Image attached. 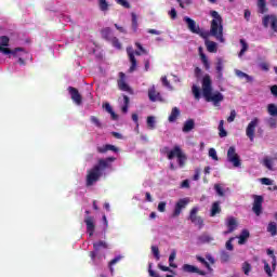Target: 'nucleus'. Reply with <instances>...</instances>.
<instances>
[{"label":"nucleus","instance_id":"f257e3e1","mask_svg":"<svg viewBox=\"0 0 277 277\" xmlns=\"http://www.w3.org/2000/svg\"><path fill=\"white\" fill-rule=\"evenodd\" d=\"M114 161H116L115 157L100 159L97 163L88 171L85 180L87 187H92V185L100 181V179L103 176V172H105V170H109Z\"/></svg>","mask_w":277,"mask_h":277},{"label":"nucleus","instance_id":"f03ea898","mask_svg":"<svg viewBox=\"0 0 277 277\" xmlns=\"http://www.w3.org/2000/svg\"><path fill=\"white\" fill-rule=\"evenodd\" d=\"M211 83V77L206 75L202 79V96L207 103H213L214 107H220V104L224 101V95L220 91L213 92Z\"/></svg>","mask_w":277,"mask_h":277},{"label":"nucleus","instance_id":"7ed1b4c3","mask_svg":"<svg viewBox=\"0 0 277 277\" xmlns=\"http://www.w3.org/2000/svg\"><path fill=\"white\" fill-rule=\"evenodd\" d=\"M210 15L212 16L210 36H213L219 42H225L224 39V25H222V15L217 11H211Z\"/></svg>","mask_w":277,"mask_h":277},{"label":"nucleus","instance_id":"20e7f679","mask_svg":"<svg viewBox=\"0 0 277 277\" xmlns=\"http://www.w3.org/2000/svg\"><path fill=\"white\" fill-rule=\"evenodd\" d=\"M162 153H167V157L170 160L176 157L180 168H183L185 166V162L187 161V156H185V153H183V149H181V146L179 145H175L172 149L164 147L162 149Z\"/></svg>","mask_w":277,"mask_h":277},{"label":"nucleus","instance_id":"39448f33","mask_svg":"<svg viewBox=\"0 0 277 277\" xmlns=\"http://www.w3.org/2000/svg\"><path fill=\"white\" fill-rule=\"evenodd\" d=\"M93 248H94V251L90 252L91 260L95 265H101V261L105 259V254H101V248H103L104 250H107L108 245L107 242L100 240L93 243Z\"/></svg>","mask_w":277,"mask_h":277},{"label":"nucleus","instance_id":"423d86ee","mask_svg":"<svg viewBox=\"0 0 277 277\" xmlns=\"http://www.w3.org/2000/svg\"><path fill=\"white\" fill-rule=\"evenodd\" d=\"M184 22L186 23V25H187L189 31H192V34H197L201 38H207L208 34L200 29V26L196 24V21L192 19L190 17L185 16Z\"/></svg>","mask_w":277,"mask_h":277},{"label":"nucleus","instance_id":"0eeeda50","mask_svg":"<svg viewBox=\"0 0 277 277\" xmlns=\"http://www.w3.org/2000/svg\"><path fill=\"white\" fill-rule=\"evenodd\" d=\"M261 124V119L254 117L246 128V135L249 137L250 142H254V133H256V127Z\"/></svg>","mask_w":277,"mask_h":277},{"label":"nucleus","instance_id":"6e6552de","mask_svg":"<svg viewBox=\"0 0 277 277\" xmlns=\"http://www.w3.org/2000/svg\"><path fill=\"white\" fill-rule=\"evenodd\" d=\"M227 161L233 163L234 168H241V159H239V155L233 146L227 150Z\"/></svg>","mask_w":277,"mask_h":277},{"label":"nucleus","instance_id":"1a4fd4ad","mask_svg":"<svg viewBox=\"0 0 277 277\" xmlns=\"http://www.w3.org/2000/svg\"><path fill=\"white\" fill-rule=\"evenodd\" d=\"M262 24H263V27L265 28L271 27L274 34H277V15H274V14L265 15L262 18Z\"/></svg>","mask_w":277,"mask_h":277},{"label":"nucleus","instance_id":"9d476101","mask_svg":"<svg viewBox=\"0 0 277 277\" xmlns=\"http://www.w3.org/2000/svg\"><path fill=\"white\" fill-rule=\"evenodd\" d=\"M199 211H200V208L194 207L190 210L188 220H190V222L195 224V226H198V228L200 229L202 228V226H205V221L202 220V217L198 216Z\"/></svg>","mask_w":277,"mask_h":277},{"label":"nucleus","instance_id":"9b49d317","mask_svg":"<svg viewBox=\"0 0 277 277\" xmlns=\"http://www.w3.org/2000/svg\"><path fill=\"white\" fill-rule=\"evenodd\" d=\"M189 205V198L180 199L174 207L172 217H179L181 215L183 209H185Z\"/></svg>","mask_w":277,"mask_h":277},{"label":"nucleus","instance_id":"f8f14e48","mask_svg":"<svg viewBox=\"0 0 277 277\" xmlns=\"http://www.w3.org/2000/svg\"><path fill=\"white\" fill-rule=\"evenodd\" d=\"M225 226H227V230L223 232V235H230V233H235V230H237V226H239V224L235 216H228L225 220Z\"/></svg>","mask_w":277,"mask_h":277},{"label":"nucleus","instance_id":"ddd939ff","mask_svg":"<svg viewBox=\"0 0 277 277\" xmlns=\"http://www.w3.org/2000/svg\"><path fill=\"white\" fill-rule=\"evenodd\" d=\"M148 98L151 103H157V101L163 103V97H161V93L157 92L155 84L148 89Z\"/></svg>","mask_w":277,"mask_h":277},{"label":"nucleus","instance_id":"4468645a","mask_svg":"<svg viewBox=\"0 0 277 277\" xmlns=\"http://www.w3.org/2000/svg\"><path fill=\"white\" fill-rule=\"evenodd\" d=\"M10 37L8 36H1L0 37V53L2 55H10Z\"/></svg>","mask_w":277,"mask_h":277},{"label":"nucleus","instance_id":"2eb2a0df","mask_svg":"<svg viewBox=\"0 0 277 277\" xmlns=\"http://www.w3.org/2000/svg\"><path fill=\"white\" fill-rule=\"evenodd\" d=\"M252 211H253V213H255V215H261V213L263 211V197H261L259 195L254 196Z\"/></svg>","mask_w":277,"mask_h":277},{"label":"nucleus","instance_id":"dca6fc26","mask_svg":"<svg viewBox=\"0 0 277 277\" xmlns=\"http://www.w3.org/2000/svg\"><path fill=\"white\" fill-rule=\"evenodd\" d=\"M84 224H87V233L89 237H93L94 230L96 228V225L94 224V216H90V215L85 216Z\"/></svg>","mask_w":277,"mask_h":277},{"label":"nucleus","instance_id":"f3484780","mask_svg":"<svg viewBox=\"0 0 277 277\" xmlns=\"http://www.w3.org/2000/svg\"><path fill=\"white\" fill-rule=\"evenodd\" d=\"M68 92L71 96V101L76 104V105H81V103H83V98L81 97V94L79 93V90H77L74 87H69L68 88Z\"/></svg>","mask_w":277,"mask_h":277},{"label":"nucleus","instance_id":"a211bd4d","mask_svg":"<svg viewBox=\"0 0 277 277\" xmlns=\"http://www.w3.org/2000/svg\"><path fill=\"white\" fill-rule=\"evenodd\" d=\"M182 269L186 274H199V276H207V273L205 271H200L198 267L190 264H184Z\"/></svg>","mask_w":277,"mask_h":277},{"label":"nucleus","instance_id":"6ab92c4d","mask_svg":"<svg viewBox=\"0 0 277 277\" xmlns=\"http://www.w3.org/2000/svg\"><path fill=\"white\" fill-rule=\"evenodd\" d=\"M127 53L129 55V60L131 62V67L129 69L130 72L135 71V68H137V60H135V52L133 51V48H127Z\"/></svg>","mask_w":277,"mask_h":277},{"label":"nucleus","instance_id":"aec40b11","mask_svg":"<svg viewBox=\"0 0 277 277\" xmlns=\"http://www.w3.org/2000/svg\"><path fill=\"white\" fill-rule=\"evenodd\" d=\"M119 76H120V79L118 80L119 90H121L122 92H131V87H129V84H127V82L124 81V74L120 72Z\"/></svg>","mask_w":277,"mask_h":277},{"label":"nucleus","instance_id":"412c9836","mask_svg":"<svg viewBox=\"0 0 277 277\" xmlns=\"http://www.w3.org/2000/svg\"><path fill=\"white\" fill-rule=\"evenodd\" d=\"M263 166H265L267 170H271L272 172H274V170H276V159L266 157L263 160Z\"/></svg>","mask_w":277,"mask_h":277},{"label":"nucleus","instance_id":"4be33fe9","mask_svg":"<svg viewBox=\"0 0 277 277\" xmlns=\"http://www.w3.org/2000/svg\"><path fill=\"white\" fill-rule=\"evenodd\" d=\"M102 38H104V40H107V42H110L115 38L114 32L111 31V28L109 27L103 28Z\"/></svg>","mask_w":277,"mask_h":277},{"label":"nucleus","instance_id":"5701e85b","mask_svg":"<svg viewBox=\"0 0 277 277\" xmlns=\"http://www.w3.org/2000/svg\"><path fill=\"white\" fill-rule=\"evenodd\" d=\"M235 75L238 76L239 79H246L248 81V83H252L254 81V78H252V76H250L239 69L235 70Z\"/></svg>","mask_w":277,"mask_h":277},{"label":"nucleus","instance_id":"b1692460","mask_svg":"<svg viewBox=\"0 0 277 277\" xmlns=\"http://www.w3.org/2000/svg\"><path fill=\"white\" fill-rule=\"evenodd\" d=\"M220 213H222V208L220 207V201H216V202L212 203L210 216L215 217V215H217Z\"/></svg>","mask_w":277,"mask_h":277},{"label":"nucleus","instance_id":"393cba45","mask_svg":"<svg viewBox=\"0 0 277 277\" xmlns=\"http://www.w3.org/2000/svg\"><path fill=\"white\" fill-rule=\"evenodd\" d=\"M181 116L179 107H173L169 116V122H176V119Z\"/></svg>","mask_w":277,"mask_h":277},{"label":"nucleus","instance_id":"a878e982","mask_svg":"<svg viewBox=\"0 0 277 277\" xmlns=\"http://www.w3.org/2000/svg\"><path fill=\"white\" fill-rule=\"evenodd\" d=\"M250 237V232H248V229H243L241 232V234L238 236V243L239 246H243V243H246V241H248V238Z\"/></svg>","mask_w":277,"mask_h":277},{"label":"nucleus","instance_id":"bb28decb","mask_svg":"<svg viewBox=\"0 0 277 277\" xmlns=\"http://www.w3.org/2000/svg\"><path fill=\"white\" fill-rule=\"evenodd\" d=\"M206 47L209 53H217V43L214 41L206 40Z\"/></svg>","mask_w":277,"mask_h":277},{"label":"nucleus","instance_id":"cd10ccee","mask_svg":"<svg viewBox=\"0 0 277 277\" xmlns=\"http://www.w3.org/2000/svg\"><path fill=\"white\" fill-rule=\"evenodd\" d=\"M21 53H25V49L23 48H15L14 50L9 49V54H4V55H12L13 57H22Z\"/></svg>","mask_w":277,"mask_h":277},{"label":"nucleus","instance_id":"c85d7f7f","mask_svg":"<svg viewBox=\"0 0 277 277\" xmlns=\"http://www.w3.org/2000/svg\"><path fill=\"white\" fill-rule=\"evenodd\" d=\"M240 45H241V50L238 53V57H243V55H246V51L250 49V45H248V42H246V39H240Z\"/></svg>","mask_w":277,"mask_h":277},{"label":"nucleus","instance_id":"c756f323","mask_svg":"<svg viewBox=\"0 0 277 277\" xmlns=\"http://www.w3.org/2000/svg\"><path fill=\"white\" fill-rule=\"evenodd\" d=\"M195 122L194 119H189L186 122H184V127H183V132L184 133H189V131H192L195 127Z\"/></svg>","mask_w":277,"mask_h":277},{"label":"nucleus","instance_id":"7c9ffc66","mask_svg":"<svg viewBox=\"0 0 277 277\" xmlns=\"http://www.w3.org/2000/svg\"><path fill=\"white\" fill-rule=\"evenodd\" d=\"M199 53H200L201 62H202L206 70H209V68H211V65L209 64V58H207V55H205V53H202V48H199Z\"/></svg>","mask_w":277,"mask_h":277},{"label":"nucleus","instance_id":"2f4dec72","mask_svg":"<svg viewBox=\"0 0 277 277\" xmlns=\"http://www.w3.org/2000/svg\"><path fill=\"white\" fill-rule=\"evenodd\" d=\"M97 3L101 12L109 11V2H107V0H97Z\"/></svg>","mask_w":277,"mask_h":277},{"label":"nucleus","instance_id":"473e14b6","mask_svg":"<svg viewBox=\"0 0 277 277\" xmlns=\"http://www.w3.org/2000/svg\"><path fill=\"white\" fill-rule=\"evenodd\" d=\"M258 8L260 14H265V12H267V3L265 0H258Z\"/></svg>","mask_w":277,"mask_h":277},{"label":"nucleus","instance_id":"72a5a7b5","mask_svg":"<svg viewBox=\"0 0 277 277\" xmlns=\"http://www.w3.org/2000/svg\"><path fill=\"white\" fill-rule=\"evenodd\" d=\"M267 111L273 118H277V106L276 104H268Z\"/></svg>","mask_w":277,"mask_h":277},{"label":"nucleus","instance_id":"f704fd0d","mask_svg":"<svg viewBox=\"0 0 277 277\" xmlns=\"http://www.w3.org/2000/svg\"><path fill=\"white\" fill-rule=\"evenodd\" d=\"M267 233H271L272 237L277 235V225L275 222H271L267 226Z\"/></svg>","mask_w":277,"mask_h":277},{"label":"nucleus","instance_id":"c9c22d12","mask_svg":"<svg viewBox=\"0 0 277 277\" xmlns=\"http://www.w3.org/2000/svg\"><path fill=\"white\" fill-rule=\"evenodd\" d=\"M199 241L201 243H211V241H213V237L209 234H203L199 237Z\"/></svg>","mask_w":277,"mask_h":277},{"label":"nucleus","instance_id":"e433bc0d","mask_svg":"<svg viewBox=\"0 0 277 277\" xmlns=\"http://www.w3.org/2000/svg\"><path fill=\"white\" fill-rule=\"evenodd\" d=\"M175 259H176V250L173 249L169 256V265H170V267H173L174 269H176V264H174Z\"/></svg>","mask_w":277,"mask_h":277},{"label":"nucleus","instance_id":"4c0bfd02","mask_svg":"<svg viewBox=\"0 0 277 277\" xmlns=\"http://www.w3.org/2000/svg\"><path fill=\"white\" fill-rule=\"evenodd\" d=\"M265 122H266L267 127H269L271 129H276V127H277V120L274 117L266 118Z\"/></svg>","mask_w":277,"mask_h":277},{"label":"nucleus","instance_id":"58836bf2","mask_svg":"<svg viewBox=\"0 0 277 277\" xmlns=\"http://www.w3.org/2000/svg\"><path fill=\"white\" fill-rule=\"evenodd\" d=\"M219 135L220 137H226V135H228V132L224 129V120H221L219 123Z\"/></svg>","mask_w":277,"mask_h":277},{"label":"nucleus","instance_id":"ea45409f","mask_svg":"<svg viewBox=\"0 0 277 277\" xmlns=\"http://www.w3.org/2000/svg\"><path fill=\"white\" fill-rule=\"evenodd\" d=\"M90 121L92 122V124H94L95 127H97V129H103V123L101 122L100 119H97L96 116H91V117H90Z\"/></svg>","mask_w":277,"mask_h":277},{"label":"nucleus","instance_id":"a19ab883","mask_svg":"<svg viewBox=\"0 0 277 277\" xmlns=\"http://www.w3.org/2000/svg\"><path fill=\"white\" fill-rule=\"evenodd\" d=\"M242 272L246 276H250V272H252V266L250 265V263L245 262L242 264Z\"/></svg>","mask_w":277,"mask_h":277},{"label":"nucleus","instance_id":"79ce46f5","mask_svg":"<svg viewBox=\"0 0 277 277\" xmlns=\"http://www.w3.org/2000/svg\"><path fill=\"white\" fill-rule=\"evenodd\" d=\"M192 92L194 94V97L196 98V101H200V88H198V85H193L192 88Z\"/></svg>","mask_w":277,"mask_h":277},{"label":"nucleus","instance_id":"37998d69","mask_svg":"<svg viewBox=\"0 0 277 277\" xmlns=\"http://www.w3.org/2000/svg\"><path fill=\"white\" fill-rule=\"evenodd\" d=\"M123 103L124 105L122 106L121 111L123 114H127V111H129V96L127 95L123 96Z\"/></svg>","mask_w":277,"mask_h":277},{"label":"nucleus","instance_id":"c03bdc74","mask_svg":"<svg viewBox=\"0 0 277 277\" xmlns=\"http://www.w3.org/2000/svg\"><path fill=\"white\" fill-rule=\"evenodd\" d=\"M131 16H132V29L133 31H137V15L135 13H132Z\"/></svg>","mask_w":277,"mask_h":277},{"label":"nucleus","instance_id":"a18cd8bd","mask_svg":"<svg viewBox=\"0 0 277 277\" xmlns=\"http://www.w3.org/2000/svg\"><path fill=\"white\" fill-rule=\"evenodd\" d=\"M197 261H199V263H201V265H205V267H207V269H209V272H211V265H209V262H207V260H205V258L197 256Z\"/></svg>","mask_w":277,"mask_h":277},{"label":"nucleus","instance_id":"49530a36","mask_svg":"<svg viewBox=\"0 0 277 277\" xmlns=\"http://www.w3.org/2000/svg\"><path fill=\"white\" fill-rule=\"evenodd\" d=\"M155 124H156L155 117L154 116L147 117V127L149 129H155Z\"/></svg>","mask_w":277,"mask_h":277},{"label":"nucleus","instance_id":"de8ad7c7","mask_svg":"<svg viewBox=\"0 0 277 277\" xmlns=\"http://www.w3.org/2000/svg\"><path fill=\"white\" fill-rule=\"evenodd\" d=\"M209 157H211V159H213V161H217V151L215 150V148H210L209 149Z\"/></svg>","mask_w":277,"mask_h":277},{"label":"nucleus","instance_id":"09e8293b","mask_svg":"<svg viewBox=\"0 0 277 277\" xmlns=\"http://www.w3.org/2000/svg\"><path fill=\"white\" fill-rule=\"evenodd\" d=\"M264 264V272L267 274V276L272 277V267L269 266V263L267 261H263Z\"/></svg>","mask_w":277,"mask_h":277},{"label":"nucleus","instance_id":"8fccbe9b","mask_svg":"<svg viewBox=\"0 0 277 277\" xmlns=\"http://www.w3.org/2000/svg\"><path fill=\"white\" fill-rule=\"evenodd\" d=\"M113 47H115V49H122V44L120 43V40H118V38H114L109 41Z\"/></svg>","mask_w":277,"mask_h":277},{"label":"nucleus","instance_id":"3c124183","mask_svg":"<svg viewBox=\"0 0 277 277\" xmlns=\"http://www.w3.org/2000/svg\"><path fill=\"white\" fill-rule=\"evenodd\" d=\"M229 259H230V255L228 254V252L226 251L221 252V261L223 263H228Z\"/></svg>","mask_w":277,"mask_h":277},{"label":"nucleus","instance_id":"603ef678","mask_svg":"<svg viewBox=\"0 0 277 277\" xmlns=\"http://www.w3.org/2000/svg\"><path fill=\"white\" fill-rule=\"evenodd\" d=\"M162 81V85H164V88H168V90H172V84H170V81H168V77L163 76L161 78Z\"/></svg>","mask_w":277,"mask_h":277},{"label":"nucleus","instance_id":"864d4df0","mask_svg":"<svg viewBox=\"0 0 277 277\" xmlns=\"http://www.w3.org/2000/svg\"><path fill=\"white\" fill-rule=\"evenodd\" d=\"M151 252L154 254V256L157 259V261H159V259H161V255H159V248L156 246L151 247Z\"/></svg>","mask_w":277,"mask_h":277},{"label":"nucleus","instance_id":"5fc2aeb1","mask_svg":"<svg viewBox=\"0 0 277 277\" xmlns=\"http://www.w3.org/2000/svg\"><path fill=\"white\" fill-rule=\"evenodd\" d=\"M233 241H235V237L229 238V240L226 241V250L233 251L234 247H233Z\"/></svg>","mask_w":277,"mask_h":277},{"label":"nucleus","instance_id":"6e6d98bb","mask_svg":"<svg viewBox=\"0 0 277 277\" xmlns=\"http://www.w3.org/2000/svg\"><path fill=\"white\" fill-rule=\"evenodd\" d=\"M214 189L219 196H224V188L220 184H215Z\"/></svg>","mask_w":277,"mask_h":277},{"label":"nucleus","instance_id":"4d7b16f0","mask_svg":"<svg viewBox=\"0 0 277 277\" xmlns=\"http://www.w3.org/2000/svg\"><path fill=\"white\" fill-rule=\"evenodd\" d=\"M222 70H224V63L222 62V58H219L216 63V71L222 72Z\"/></svg>","mask_w":277,"mask_h":277},{"label":"nucleus","instance_id":"13d9d810","mask_svg":"<svg viewBox=\"0 0 277 277\" xmlns=\"http://www.w3.org/2000/svg\"><path fill=\"white\" fill-rule=\"evenodd\" d=\"M260 181L262 185H274V181H272L269 177H262Z\"/></svg>","mask_w":277,"mask_h":277},{"label":"nucleus","instance_id":"bf43d9fd","mask_svg":"<svg viewBox=\"0 0 277 277\" xmlns=\"http://www.w3.org/2000/svg\"><path fill=\"white\" fill-rule=\"evenodd\" d=\"M166 206H167L166 201L159 202V203H158V211H159L160 213H166Z\"/></svg>","mask_w":277,"mask_h":277},{"label":"nucleus","instance_id":"052dcab7","mask_svg":"<svg viewBox=\"0 0 277 277\" xmlns=\"http://www.w3.org/2000/svg\"><path fill=\"white\" fill-rule=\"evenodd\" d=\"M235 118H237V111L232 110L229 117L227 118V122H235Z\"/></svg>","mask_w":277,"mask_h":277},{"label":"nucleus","instance_id":"680f3d73","mask_svg":"<svg viewBox=\"0 0 277 277\" xmlns=\"http://www.w3.org/2000/svg\"><path fill=\"white\" fill-rule=\"evenodd\" d=\"M119 5H122V8H131V4H129V1L127 0H116Z\"/></svg>","mask_w":277,"mask_h":277},{"label":"nucleus","instance_id":"e2e57ef3","mask_svg":"<svg viewBox=\"0 0 277 277\" xmlns=\"http://www.w3.org/2000/svg\"><path fill=\"white\" fill-rule=\"evenodd\" d=\"M107 150H108L107 145H103L101 147H97V153L105 154V153H107Z\"/></svg>","mask_w":277,"mask_h":277},{"label":"nucleus","instance_id":"0e129e2a","mask_svg":"<svg viewBox=\"0 0 277 277\" xmlns=\"http://www.w3.org/2000/svg\"><path fill=\"white\" fill-rule=\"evenodd\" d=\"M272 268H273V272H276V265H277V262H276V255H272Z\"/></svg>","mask_w":277,"mask_h":277},{"label":"nucleus","instance_id":"69168bd1","mask_svg":"<svg viewBox=\"0 0 277 277\" xmlns=\"http://www.w3.org/2000/svg\"><path fill=\"white\" fill-rule=\"evenodd\" d=\"M260 68H261L262 70H269V64H267V63H261V64H260Z\"/></svg>","mask_w":277,"mask_h":277},{"label":"nucleus","instance_id":"338daca9","mask_svg":"<svg viewBox=\"0 0 277 277\" xmlns=\"http://www.w3.org/2000/svg\"><path fill=\"white\" fill-rule=\"evenodd\" d=\"M169 15L171 16V18H176V9H171V11L169 12Z\"/></svg>","mask_w":277,"mask_h":277},{"label":"nucleus","instance_id":"774afa93","mask_svg":"<svg viewBox=\"0 0 277 277\" xmlns=\"http://www.w3.org/2000/svg\"><path fill=\"white\" fill-rule=\"evenodd\" d=\"M271 92H272L273 96H276V97H277V85H273V87L271 88Z\"/></svg>","mask_w":277,"mask_h":277}]
</instances>
